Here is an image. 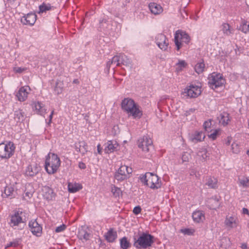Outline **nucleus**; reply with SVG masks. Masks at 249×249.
Returning a JSON list of instances; mask_svg holds the SVG:
<instances>
[{"mask_svg": "<svg viewBox=\"0 0 249 249\" xmlns=\"http://www.w3.org/2000/svg\"><path fill=\"white\" fill-rule=\"evenodd\" d=\"M122 109L134 119H139L143 115L141 107L134 100L130 98L124 99L121 102Z\"/></svg>", "mask_w": 249, "mask_h": 249, "instance_id": "1", "label": "nucleus"}, {"mask_svg": "<svg viewBox=\"0 0 249 249\" xmlns=\"http://www.w3.org/2000/svg\"><path fill=\"white\" fill-rule=\"evenodd\" d=\"M154 237L146 232L139 234L138 237H133V246L138 249H145L150 247L154 243Z\"/></svg>", "mask_w": 249, "mask_h": 249, "instance_id": "2", "label": "nucleus"}, {"mask_svg": "<svg viewBox=\"0 0 249 249\" xmlns=\"http://www.w3.org/2000/svg\"><path fill=\"white\" fill-rule=\"evenodd\" d=\"M61 164V161L58 156L53 153H49L46 157L45 169L47 173L52 175L55 173Z\"/></svg>", "mask_w": 249, "mask_h": 249, "instance_id": "3", "label": "nucleus"}, {"mask_svg": "<svg viewBox=\"0 0 249 249\" xmlns=\"http://www.w3.org/2000/svg\"><path fill=\"white\" fill-rule=\"evenodd\" d=\"M142 183L153 190L160 189L162 185L160 178L155 174L147 172L140 177Z\"/></svg>", "mask_w": 249, "mask_h": 249, "instance_id": "4", "label": "nucleus"}, {"mask_svg": "<svg viewBox=\"0 0 249 249\" xmlns=\"http://www.w3.org/2000/svg\"><path fill=\"white\" fill-rule=\"evenodd\" d=\"M132 173L131 167L125 165H122L115 172L114 178L118 181L122 182L129 178Z\"/></svg>", "mask_w": 249, "mask_h": 249, "instance_id": "5", "label": "nucleus"}, {"mask_svg": "<svg viewBox=\"0 0 249 249\" xmlns=\"http://www.w3.org/2000/svg\"><path fill=\"white\" fill-rule=\"evenodd\" d=\"M15 146L13 142L0 143V157L2 159H9L14 154Z\"/></svg>", "mask_w": 249, "mask_h": 249, "instance_id": "6", "label": "nucleus"}, {"mask_svg": "<svg viewBox=\"0 0 249 249\" xmlns=\"http://www.w3.org/2000/svg\"><path fill=\"white\" fill-rule=\"evenodd\" d=\"M208 79L209 85L213 89L222 87L225 84V80L220 73H212L209 75Z\"/></svg>", "mask_w": 249, "mask_h": 249, "instance_id": "7", "label": "nucleus"}, {"mask_svg": "<svg viewBox=\"0 0 249 249\" xmlns=\"http://www.w3.org/2000/svg\"><path fill=\"white\" fill-rule=\"evenodd\" d=\"M38 195L46 201H50L55 198L56 194L53 189L49 186H42L38 191Z\"/></svg>", "mask_w": 249, "mask_h": 249, "instance_id": "8", "label": "nucleus"}, {"mask_svg": "<svg viewBox=\"0 0 249 249\" xmlns=\"http://www.w3.org/2000/svg\"><path fill=\"white\" fill-rule=\"evenodd\" d=\"M202 92L200 84H191L184 89V93L190 98H196L199 96Z\"/></svg>", "mask_w": 249, "mask_h": 249, "instance_id": "9", "label": "nucleus"}, {"mask_svg": "<svg viewBox=\"0 0 249 249\" xmlns=\"http://www.w3.org/2000/svg\"><path fill=\"white\" fill-rule=\"evenodd\" d=\"M190 41L189 35L184 32L178 30L175 35V42L177 50L180 48L182 43H188Z\"/></svg>", "mask_w": 249, "mask_h": 249, "instance_id": "10", "label": "nucleus"}, {"mask_svg": "<svg viewBox=\"0 0 249 249\" xmlns=\"http://www.w3.org/2000/svg\"><path fill=\"white\" fill-rule=\"evenodd\" d=\"M153 142L152 140L147 136H144L139 140L138 147L144 153L149 152L152 147Z\"/></svg>", "mask_w": 249, "mask_h": 249, "instance_id": "11", "label": "nucleus"}, {"mask_svg": "<svg viewBox=\"0 0 249 249\" xmlns=\"http://www.w3.org/2000/svg\"><path fill=\"white\" fill-rule=\"evenodd\" d=\"M155 42L158 47L163 51L168 50L169 41L165 36L162 34H158L155 37Z\"/></svg>", "mask_w": 249, "mask_h": 249, "instance_id": "12", "label": "nucleus"}, {"mask_svg": "<svg viewBox=\"0 0 249 249\" xmlns=\"http://www.w3.org/2000/svg\"><path fill=\"white\" fill-rule=\"evenodd\" d=\"M238 223L237 217L233 215H227L224 221V225L229 230L236 228Z\"/></svg>", "mask_w": 249, "mask_h": 249, "instance_id": "13", "label": "nucleus"}, {"mask_svg": "<svg viewBox=\"0 0 249 249\" xmlns=\"http://www.w3.org/2000/svg\"><path fill=\"white\" fill-rule=\"evenodd\" d=\"M148 8L151 13L156 16L161 14L163 11L161 5L155 2H150L148 4Z\"/></svg>", "mask_w": 249, "mask_h": 249, "instance_id": "14", "label": "nucleus"}, {"mask_svg": "<svg viewBox=\"0 0 249 249\" xmlns=\"http://www.w3.org/2000/svg\"><path fill=\"white\" fill-rule=\"evenodd\" d=\"M205 135L202 131H196L189 135V140L193 142H201L204 140Z\"/></svg>", "mask_w": 249, "mask_h": 249, "instance_id": "15", "label": "nucleus"}, {"mask_svg": "<svg viewBox=\"0 0 249 249\" xmlns=\"http://www.w3.org/2000/svg\"><path fill=\"white\" fill-rule=\"evenodd\" d=\"M119 144L115 140L108 141L105 148V152L107 153H112L118 149Z\"/></svg>", "mask_w": 249, "mask_h": 249, "instance_id": "16", "label": "nucleus"}, {"mask_svg": "<svg viewBox=\"0 0 249 249\" xmlns=\"http://www.w3.org/2000/svg\"><path fill=\"white\" fill-rule=\"evenodd\" d=\"M29 86H24L20 88L16 94L18 100L20 101H24L26 100L29 93L28 90H30Z\"/></svg>", "mask_w": 249, "mask_h": 249, "instance_id": "17", "label": "nucleus"}, {"mask_svg": "<svg viewBox=\"0 0 249 249\" xmlns=\"http://www.w3.org/2000/svg\"><path fill=\"white\" fill-rule=\"evenodd\" d=\"M20 214H22V212L19 213L18 211L15 212L14 214H12L11 216L9 224L11 227L18 226L19 223L22 222V219Z\"/></svg>", "mask_w": 249, "mask_h": 249, "instance_id": "18", "label": "nucleus"}, {"mask_svg": "<svg viewBox=\"0 0 249 249\" xmlns=\"http://www.w3.org/2000/svg\"><path fill=\"white\" fill-rule=\"evenodd\" d=\"M208 203L211 209L216 210L220 207V197H212L209 199Z\"/></svg>", "mask_w": 249, "mask_h": 249, "instance_id": "19", "label": "nucleus"}, {"mask_svg": "<svg viewBox=\"0 0 249 249\" xmlns=\"http://www.w3.org/2000/svg\"><path fill=\"white\" fill-rule=\"evenodd\" d=\"M193 220L196 223H201L205 220V217L204 213L201 211H196L192 214Z\"/></svg>", "mask_w": 249, "mask_h": 249, "instance_id": "20", "label": "nucleus"}, {"mask_svg": "<svg viewBox=\"0 0 249 249\" xmlns=\"http://www.w3.org/2000/svg\"><path fill=\"white\" fill-rule=\"evenodd\" d=\"M75 150L82 155H84L88 151V145L84 141L79 142L75 143Z\"/></svg>", "mask_w": 249, "mask_h": 249, "instance_id": "21", "label": "nucleus"}, {"mask_svg": "<svg viewBox=\"0 0 249 249\" xmlns=\"http://www.w3.org/2000/svg\"><path fill=\"white\" fill-rule=\"evenodd\" d=\"M33 108L34 111L37 114L43 115L46 113V110L44 108V105L40 102L35 103Z\"/></svg>", "mask_w": 249, "mask_h": 249, "instance_id": "22", "label": "nucleus"}, {"mask_svg": "<svg viewBox=\"0 0 249 249\" xmlns=\"http://www.w3.org/2000/svg\"><path fill=\"white\" fill-rule=\"evenodd\" d=\"M77 236L80 240L87 241L89 239L90 234L88 232L85 228H81L78 230Z\"/></svg>", "mask_w": 249, "mask_h": 249, "instance_id": "23", "label": "nucleus"}, {"mask_svg": "<svg viewBox=\"0 0 249 249\" xmlns=\"http://www.w3.org/2000/svg\"><path fill=\"white\" fill-rule=\"evenodd\" d=\"M218 118L219 123L224 126L227 125L230 121L229 114L227 112L221 113Z\"/></svg>", "mask_w": 249, "mask_h": 249, "instance_id": "24", "label": "nucleus"}, {"mask_svg": "<svg viewBox=\"0 0 249 249\" xmlns=\"http://www.w3.org/2000/svg\"><path fill=\"white\" fill-rule=\"evenodd\" d=\"M32 234L36 236L42 234V227L36 221L32 222Z\"/></svg>", "mask_w": 249, "mask_h": 249, "instance_id": "25", "label": "nucleus"}, {"mask_svg": "<svg viewBox=\"0 0 249 249\" xmlns=\"http://www.w3.org/2000/svg\"><path fill=\"white\" fill-rule=\"evenodd\" d=\"M106 238L109 242H112L115 241L117 237V232L112 229L109 230L106 233Z\"/></svg>", "mask_w": 249, "mask_h": 249, "instance_id": "26", "label": "nucleus"}, {"mask_svg": "<svg viewBox=\"0 0 249 249\" xmlns=\"http://www.w3.org/2000/svg\"><path fill=\"white\" fill-rule=\"evenodd\" d=\"M221 30L223 33L227 36H230L233 33V30L227 23H224L221 25Z\"/></svg>", "mask_w": 249, "mask_h": 249, "instance_id": "27", "label": "nucleus"}, {"mask_svg": "<svg viewBox=\"0 0 249 249\" xmlns=\"http://www.w3.org/2000/svg\"><path fill=\"white\" fill-rule=\"evenodd\" d=\"M68 190L71 193H75L82 189L81 185L76 183H69L68 185Z\"/></svg>", "mask_w": 249, "mask_h": 249, "instance_id": "28", "label": "nucleus"}, {"mask_svg": "<svg viewBox=\"0 0 249 249\" xmlns=\"http://www.w3.org/2000/svg\"><path fill=\"white\" fill-rule=\"evenodd\" d=\"M187 65V63L184 60H178V62L175 65V70L177 72H179L183 70Z\"/></svg>", "mask_w": 249, "mask_h": 249, "instance_id": "29", "label": "nucleus"}, {"mask_svg": "<svg viewBox=\"0 0 249 249\" xmlns=\"http://www.w3.org/2000/svg\"><path fill=\"white\" fill-rule=\"evenodd\" d=\"M14 192V188L11 186H6L2 193L3 197H7L11 196Z\"/></svg>", "mask_w": 249, "mask_h": 249, "instance_id": "30", "label": "nucleus"}, {"mask_svg": "<svg viewBox=\"0 0 249 249\" xmlns=\"http://www.w3.org/2000/svg\"><path fill=\"white\" fill-rule=\"evenodd\" d=\"M206 184L210 188H216L217 187V180L214 178L209 177L208 178Z\"/></svg>", "mask_w": 249, "mask_h": 249, "instance_id": "31", "label": "nucleus"}, {"mask_svg": "<svg viewBox=\"0 0 249 249\" xmlns=\"http://www.w3.org/2000/svg\"><path fill=\"white\" fill-rule=\"evenodd\" d=\"M205 69V64L203 61L199 62L195 66V70L198 74L201 73L203 72Z\"/></svg>", "mask_w": 249, "mask_h": 249, "instance_id": "32", "label": "nucleus"}, {"mask_svg": "<svg viewBox=\"0 0 249 249\" xmlns=\"http://www.w3.org/2000/svg\"><path fill=\"white\" fill-rule=\"evenodd\" d=\"M221 130L219 129H216L211 130V133L208 135L209 138L212 140H215L220 135Z\"/></svg>", "mask_w": 249, "mask_h": 249, "instance_id": "33", "label": "nucleus"}, {"mask_svg": "<svg viewBox=\"0 0 249 249\" xmlns=\"http://www.w3.org/2000/svg\"><path fill=\"white\" fill-rule=\"evenodd\" d=\"M63 90V83L59 81H57L56 83V85L54 88V92L59 95L62 93Z\"/></svg>", "mask_w": 249, "mask_h": 249, "instance_id": "34", "label": "nucleus"}, {"mask_svg": "<svg viewBox=\"0 0 249 249\" xmlns=\"http://www.w3.org/2000/svg\"><path fill=\"white\" fill-rule=\"evenodd\" d=\"M239 186L244 188L249 187V179L247 177H243L239 179Z\"/></svg>", "mask_w": 249, "mask_h": 249, "instance_id": "35", "label": "nucleus"}, {"mask_svg": "<svg viewBox=\"0 0 249 249\" xmlns=\"http://www.w3.org/2000/svg\"><path fill=\"white\" fill-rule=\"evenodd\" d=\"M111 192L113 196L116 197H119L122 195L121 189L114 185L111 186Z\"/></svg>", "mask_w": 249, "mask_h": 249, "instance_id": "36", "label": "nucleus"}, {"mask_svg": "<svg viewBox=\"0 0 249 249\" xmlns=\"http://www.w3.org/2000/svg\"><path fill=\"white\" fill-rule=\"evenodd\" d=\"M197 155L200 157V159L204 160H205L208 158L207 150L205 148H203L199 151Z\"/></svg>", "mask_w": 249, "mask_h": 249, "instance_id": "37", "label": "nucleus"}, {"mask_svg": "<svg viewBox=\"0 0 249 249\" xmlns=\"http://www.w3.org/2000/svg\"><path fill=\"white\" fill-rule=\"evenodd\" d=\"M231 150L233 153L238 154L240 152V148L239 143L236 142H233L231 145Z\"/></svg>", "mask_w": 249, "mask_h": 249, "instance_id": "38", "label": "nucleus"}, {"mask_svg": "<svg viewBox=\"0 0 249 249\" xmlns=\"http://www.w3.org/2000/svg\"><path fill=\"white\" fill-rule=\"evenodd\" d=\"M122 59V63L129 67L132 66V61L131 60L125 55H119Z\"/></svg>", "mask_w": 249, "mask_h": 249, "instance_id": "39", "label": "nucleus"}, {"mask_svg": "<svg viewBox=\"0 0 249 249\" xmlns=\"http://www.w3.org/2000/svg\"><path fill=\"white\" fill-rule=\"evenodd\" d=\"M120 246L123 249H127L129 247L130 243L126 237H124L120 239Z\"/></svg>", "mask_w": 249, "mask_h": 249, "instance_id": "40", "label": "nucleus"}, {"mask_svg": "<svg viewBox=\"0 0 249 249\" xmlns=\"http://www.w3.org/2000/svg\"><path fill=\"white\" fill-rule=\"evenodd\" d=\"M240 29L245 33L249 32V23L246 21H243L240 25Z\"/></svg>", "mask_w": 249, "mask_h": 249, "instance_id": "41", "label": "nucleus"}, {"mask_svg": "<svg viewBox=\"0 0 249 249\" xmlns=\"http://www.w3.org/2000/svg\"><path fill=\"white\" fill-rule=\"evenodd\" d=\"M180 232L184 235H192L194 234L195 230L193 228H183L180 229Z\"/></svg>", "mask_w": 249, "mask_h": 249, "instance_id": "42", "label": "nucleus"}, {"mask_svg": "<svg viewBox=\"0 0 249 249\" xmlns=\"http://www.w3.org/2000/svg\"><path fill=\"white\" fill-rule=\"evenodd\" d=\"M30 13H28L26 16L22 17L21 18V22L24 25H31L30 22Z\"/></svg>", "mask_w": 249, "mask_h": 249, "instance_id": "43", "label": "nucleus"}, {"mask_svg": "<svg viewBox=\"0 0 249 249\" xmlns=\"http://www.w3.org/2000/svg\"><path fill=\"white\" fill-rule=\"evenodd\" d=\"M120 56H114L111 61H109L107 63V66L108 67H110V65L112 63H116V65L118 66L120 64L119 61H120Z\"/></svg>", "mask_w": 249, "mask_h": 249, "instance_id": "44", "label": "nucleus"}, {"mask_svg": "<svg viewBox=\"0 0 249 249\" xmlns=\"http://www.w3.org/2000/svg\"><path fill=\"white\" fill-rule=\"evenodd\" d=\"M191 159V156L189 152H184L181 155V159L182 162H188Z\"/></svg>", "mask_w": 249, "mask_h": 249, "instance_id": "45", "label": "nucleus"}, {"mask_svg": "<svg viewBox=\"0 0 249 249\" xmlns=\"http://www.w3.org/2000/svg\"><path fill=\"white\" fill-rule=\"evenodd\" d=\"M39 13H43L46 11L49 10L51 7L50 4L42 3L39 6Z\"/></svg>", "mask_w": 249, "mask_h": 249, "instance_id": "46", "label": "nucleus"}, {"mask_svg": "<svg viewBox=\"0 0 249 249\" xmlns=\"http://www.w3.org/2000/svg\"><path fill=\"white\" fill-rule=\"evenodd\" d=\"M211 125L212 123L210 120L205 121L203 125L204 129L207 132H209V129H210Z\"/></svg>", "mask_w": 249, "mask_h": 249, "instance_id": "47", "label": "nucleus"}, {"mask_svg": "<svg viewBox=\"0 0 249 249\" xmlns=\"http://www.w3.org/2000/svg\"><path fill=\"white\" fill-rule=\"evenodd\" d=\"M66 228V226L65 224H62L59 226H58L56 228L55 230V231L56 233L61 232L64 231Z\"/></svg>", "mask_w": 249, "mask_h": 249, "instance_id": "48", "label": "nucleus"}, {"mask_svg": "<svg viewBox=\"0 0 249 249\" xmlns=\"http://www.w3.org/2000/svg\"><path fill=\"white\" fill-rule=\"evenodd\" d=\"M30 194H31V193L30 192H28V191L26 192L23 195V199L24 200L28 202L30 199Z\"/></svg>", "mask_w": 249, "mask_h": 249, "instance_id": "49", "label": "nucleus"}, {"mask_svg": "<svg viewBox=\"0 0 249 249\" xmlns=\"http://www.w3.org/2000/svg\"><path fill=\"white\" fill-rule=\"evenodd\" d=\"M18 245V241H15L13 242H11L9 244H8L6 248H10L11 247H17Z\"/></svg>", "mask_w": 249, "mask_h": 249, "instance_id": "50", "label": "nucleus"}, {"mask_svg": "<svg viewBox=\"0 0 249 249\" xmlns=\"http://www.w3.org/2000/svg\"><path fill=\"white\" fill-rule=\"evenodd\" d=\"M141 208L139 206H136L134 208L133 212L135 214L137 215L141 213Z\"/></svg>", "mask_w": 249, "mask_h": 249, "instance_id": "51", "label": "nucleus"}, {"mask_svg": "<svg viewBox=\"0 0 249 249\" xmlns=\"http://www.w3.org/2000/svg\"><path fill=\"white\" fill-rule=\"evenodd\" d=\"M25 69L24 68L21 67H15L13 69L14 71L16 73H21Z\"/></svg>", "mask_w": 249, "mask_h": 249, "instance_id": "52", "label": "nucleus"}, {"mask_svg": "<svg viewBox=\"0 0 249 249\" xmlns=\"http://www.w3.org/2000/svg\"><path fill=\"white\" fill-rule=\"evenodd\" d=\"M41 170V167L39 165H36L35 166V172L34 173L36 174Z\"/></svg>", "mask_w": 249, "mask_h": 249, "instance_id": "53", "label": "nucleus"}, {"mask_svg": "<svg viewBox=\"0 0 249 249\" xmlns=\"http://www.w3.org/2000/svg\"><path fill=\"white\" fill-rule=\"evenodd\" d=\"M78 166L80 169H83L86 168V167L85 164L82 162H80L79 163Z\"/></svg>", "mask_w": 249, "mask_h": 249, "instance_id": "54", "label": "nucleus"}, {"mask_svg": "<svg viewBox=\"0 0 249 249\" xmlns=\"http://www.w3.org/2000/svg\"><path fill=\"white\" fill-rule=\"evenodd\" d=\"M97 152L99 154H101L102 153V148L101 146V144H98L97 146Z\"/></svg>", "mask_w": 249, "mask_h": 249, "instance_id": "55", "label": "nucleus"}, {"mask_svg": "<svg viewBox=\"0 0 249 249\" xmlns=\"http://www.w3.org/2000/svg\"><path fill=\"white\" fill-rule=\"evenodd\" d=\"M30 169V167L29 166L27 167V169L26 170V171H25V175L27 176H31V171L29 170Z\"/></svg>", "mask_w": 249, "mask_h": 249, "instance_id": "56", "label": "nucleus"}, {"mask_svg": "<svg viewBox=\"0 0 249 249\" xmlns=\"http://www.w3.org/2000/svg\"><path fill=\"white\" fill-rule=\"evenodd\" d=\"M196 171L195 169H192L190 170V176H196Z\"/></svg>", "mask_w": 249, "mask_h": 249, "instance_id": "57", "label": "nucleus"}, {"mask_svg": "<svg viewBox=\"0 0 249 249\" xmlns=\"http://www.w3.org/2000/svg\"><path fill=\"white\" fill-rule=\"evenodd\" d=\"M53 113H54V111L53 110L49 116V124H50L51 122H52V118H53Z\"/></svg>", "mask_w": 249, "mask_h": 249, "instance_id": "58", "label": "nucleus"}, {"mask_svg": "<svg viewBox=\"0 0 249 249\" xmlns=\"http://www.w3.org/2000/svg\"><path fill=\"white\" fill-rule=\"evenodd\" d=\"M242 213L244 214H249V210L247 208H244L242 209Z\"/></svg>", "mask_w": 249, "mask_h": 249, "instance_id": "59", "label": "nucleus"}, {"mask_svg": "<svg viewBox=\"0 0 249 249\" xmlns=\"http://www.w3.org/2000/svg\"><path fill=\"white\" fill-rule=\"evenodd\" d=\"M231 140V137H228L227 141L226 142V143L227 145H229L230 144Z\"/></svg>", "mask_w": 249, "mask_h": 249, "instance_id": "60", "label": "nucleus"}, {"mask_svg": "<svg viewBox=\"0 0 249 249\" xmlns=\"http://www.w3.org/2000/svg\"><path fill=\"white\" fill-rule=\"evenodd\" d=\"M247 248V246L246 244H242V248L243 249H246Z\"/></svg>", "mask_w": 249, "mask_h": 249, "instance_id": "61", "label": "nucleus"}, {"mask_svg": "<svg viewBox=\"0 0 249 249\" xmlns=\"http://www.w3.org/2000/svg\"><path fill=\"white\" fill-rule=\"evenodd\" d=\"M16 0H7L8 1H9L10 3H13Z\"/></svg>", "mask_w": 249, "mask_h": 249, "instance_id": "62", "label": "nucleus"}, {"mask_svg": "<svg viewBox=\"0 0 249 249\" xmlns=\"http://www.w3.org/2000/svg\"><path fill=\"white\" fill-rule=\"evenodd\" d=\"M28 226L30 228H31V226H32V224H31V221H29V223H28Z\"/></svg>", "mask_w": 249, "mask_h": 249, "instance_id": "63", "label": "nucleus"}, {"mask_svg": "<svg viewBox=\"0 0 249 249\" xmlns=\"http://www.w3.org/2000/svg\"><path fill=\"white\" fill-rule=\"evenodd\" d=\"M248 128H249V119L248 120Z\"/></svg>", "mask_w": 249, "mask_h": 249, "instance_id": "64", "label": "nucleus"}]
</instances>
